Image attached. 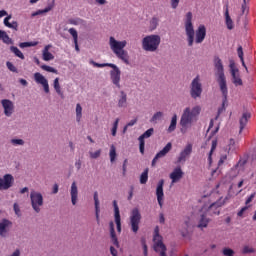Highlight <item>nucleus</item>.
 Listing matches in <instances>:
<instances>
[{
  "label": "nucleus",
  "mask_w": 256,
  "mask_h": 256,
  "mask_svg": "<svg viewBox=\"0 0 256 256\" xmlns=\"http://www.w3.org/2000/svg\"><path fill=\"white\" fill-rule=\"evenodd\" d=\"M109 45L111 51L116 55L120 61H123L125 65H129V52L125 50L127 47V40L118 41L115 37L109 38Z\"/></svg>",
  "instance_id": "obj_1"
},
{
  "label": "nucleus",
  "mask_w": 256,
  "mask_h": 256,
  "mask_svg": "<svg viewBox=\"0 0 256 256\" xmlns=\"http://www.w3.org/2000/svg\"><path fill=\"white\" fill-rule=\"evenodd\" d=\"M214 67L217 71V82L220 87V91L224 97V101H227V95L229 91L227 89V80L225 78V69L223 67V61L221 60V58H219V56L214 57Z\"/></svg>",
  "instance_id": "obj_2"
},
{
  "label": "nucleus",
  "mask_w": 256,
  "mask_h": 256,
  "mask_svg": "<svg viewBox=\"0 0 256 256\" xmlns=\"http://www.w3.org/2000/svg\"><path fill=\"white\" fill-rule=\"evenodd\" d=\"M161 45V36L157 34H151L142 39V48L144 51L155 53Z\"/></svg>",
  "instance_id": "obj_3"
},
{
  "label": "nucleus",
  "mask_w": 256,
  "mask_h": 256,
  "mask_svg": "<svg viewBox=\"0 0 256 256\" xmlns=\"http://www.w3.org/2000/svg\"><path fill=\"white\" fill-rule=\"evenodd\" d=\"M193 13L188 12L185 20V31L188 41V47H193L195 43V29L193 28Z\"/></svg>",
  "instance_id": "obj_4"
},
{
  "label": "nucleus",
  "mask_w": 256,
  "mask_h": 256,
  "mask_svg": "<svg viewBox=\"0 0 256 256\" xmlns=\"http://www.w3.org/2000/svg\"><path fill=\"white\" fill-rule=\"evenodd\" d=\"M154 250L156 253H160V256H167L166 251L167 247L163 244L161 235H159V226H156L154 229Z\"/></svg>",
  "instance_id": "obj_5"
},
{
  "label": "nucleus",
  "mask_w": 256,
  "mask_h": 256,
  "mask_svg": "<svg viewBox=\"0 0 256 256\" xmlns=\"http://www.w3.org/2000/svg\"><path fill=\"white\" fill-rule=\"evenodd\" d=\"M201 93H203V85L201 84L199 76H196L190 85V95L192 99H197L201 97Z\"/></svg>",
  "instance_id": "obj_6"
},
{
  "label": "nucleus",
  "mask_w": 256,
  "mask_h": 256,
  "mask_svg": "<svg viewBox=\"0 0 256 256\" xmlns=\"http://www.w3.org/2000/svg\"><path fill=\"white\" fill-rule=\"evenodd\" d=\"M141 224V212L139 208H134L131 211L130 215V227L133 233H137L139 231V225Z\"/></svg>",
  "instance_id": "obj_7"
},
{
  "label": "nucleus",
  "mask_w": 256,
  "mask_h": 256,
  "mask_svg": "<svg viewBox=\"0 0 256 256\" xmlns=\"http://www.w3.org/2000/svg\"><path fill=\"white\" fill-rule=\"evenodd\" d=\"M30 201L35 213H41V207H43V195L39 192L32 191L30 193Z\"/></svg>",
  "instance_id": "obj_8"
},
{
  "label": "nucleus",
  "mask_w": 256,
  "mask_h": 256,
  "mask_svg": "<svg viewBox=\"0 0 256 256\" xmlns=\"http://www.w3.org/2000/svg\"><path fill=\"white\" fill-rule=\"evenodd\" d=\"M110 68L112 69L110 71V79L113 85H115L117 89H121V70L115 64L110 65Z\"/></svg>",
  "instance_id": "obj_9"
},
{
  "label": "nucleus",
  "mask_w": 256,
  "mask_h": 256,
  "mask_svg": "<svg viewBox=\"0 0 256 256\" xmlns=\"http://www.w3.org/2000/svg\"><path fill=\"white\" fill-rule=\"evenodd\" d=\"M13 183H15V178L13 175L6 174L2 178H0V191H7L13 187Z\"/></svg>",
  "instance_id": "obj_10"
},
{
  "label": "nucleus",
  "mask_w": 256,
  "mask_h": 256,
  "mask_svg": "<svg viewBox=\"0 0 256 256\" xmlns=\"http://www.w3.org/2000/svg\"><path fill=\"white\" fill-rule=\"evenodd\" d=\"M230 71L232 75V82L236 87H239L243 85V80L241 79V76L239 75V69L235 68V63H230Z\"/></svg>",
  "instance_id": "obj_11"
},
{
  "label": "nucleus",
  "mask_w": 256,
  "mask_h": 256,
  "mask_svg": "<svg viewBox=\"0 0 256 256\" xmlns=\"http://www.w3.org/2000/svg\"><path fill=\"white\" fill-rule=\"evenodd\" d=\"M154 131L155 130L153 128H149L141 136H139V138H138V141L140 143L139 149H140V153L142 155H145V139H149V137H151V135H153Z\"/></svg>",
  "instance_id": "obj_12"
},
{
  "label": "nucleus",
  "mask_w": 256,
  "mask_h": 256,
  "mask_svg": "<svg viewBox=\"0 0 256 256\" xmlns=\"http://www.w3.org/2000/svg\"><path fill=\"white\" fill-rule=\"evenodd\" d=\"M223 205H225V200L221 199L212 203L208 208V215H220Z\"/></svg>",
  "instance_id": "obj_13"
},
{
  "label": "nucleus",
  "mask_w": 256,
  "mask_h": 256,
  "mask_svg": "<svg viewBox=\"0 0 256 256\" xmlns=\"http://www.w3.org/2000/svg\"><path fill=\"white\" fill-rule=\"evenodd\" d=\"M163 185H165V180L161 179L158 182L157 188H156L157 201L161 209H163V199L165 197V194L163 192Z\"/></svg>",
  "instance_id": "obj_14"
},
{
  "label": "nucleus",
  "mask_w": 256,
  "mask_h": 256,
  "mask_svg": "<svg viewBox=\"0 0 256 256\" xmlns=\"http://www.w3.org/2000/svg\"><path fill=\"white\" fill-rule=\"evenodd\" d=\"M193 123V117L191 116V109L186 108L181 116L180 125L181 127H185L187 125H191Z\"/></svg>",
  "instance_id": "obj_15"
},
{
  "label": "nucleus",
  "mask_w": 256,
  "mask_h": 256,
  "mask_svg": "<svg viewBox=\"0 0 256 256\" xmlns=\"http://www.w3.org/2000/svg\"><path fill=\"white\" fill-rule=\"evenodd\" d=\"M34 80L39 84L42 85L45 93H49V81L45 76H43L41 73L36 72L34 74Z\"/></svg>",
  "instance_id": "obj_16"
},
{
  "label": "nucleus",
  "mask_w": 256,
  "mask_h": 256,
  "mask_svg": "<svg viewBox=\"0 0 256 256\" xmlns=\"http://www.w3.org/2000/svg\"><path fill=\"white\" fill-rule=\"evenodd\" d=\"M191 153H193V144H187L180 152L177 162L183 163V161H187V157H189Z\"/></svg>",
  "instance_id": "obj_17"
},
{
  "label": "nucleus",
  "mask_w": 256,
  "mask_h": 256,
  "mask_svg": "<svg viewBox=\"0 0 256 256\" xmlns=\"http://www.w3.org/2000/svg\"><path fill=\"white\" fill-rule=\"evenodd\" d=\"M172 147H173V145L171 144V142H168L166 144V146L160 152H158L156 154V156L153 158L152 167H155V164L157 163V160L165 157V155H167V153H169V151H171Z\"/></svg>",
  "instance_id": "obj_18"
},
{
  "label": "nucleus",
  "mask_w": 256,
  "mask_h": 256,
  "mask_svg": "<svg viewBox=\"0 0 256 256\" xmlns=\"http://www.w3.org/2000/svg\"><path fill=\"white\" fill-rule=\"evenodd\" d=\"M205 37H207V28H205V25H200L196 30L195 43H203V41H205Z\"/></svg>",
  "instance_id": "obj_19"
},
{
  "label": "nucleus",
  "mask_w": 256,
  "mask_h": 256,
  "mask_svg": "<svg viewBox=\"0 0 256 256\" xmlns=\"http://www.w3.org/2000/svg\"><path fill=\"white\" fill-rule=\"evenodd\" d=\"M183 170L181 169V166L176 167L170 174V179L172 183H179L181 179H183Z\"/></svg>",
  "instance_id": "obj_20"
},
{
  "label": "nucleus",
  "mask_w": 256,
  "mask_h": 256,
  "mask_svg": "<svg viewBox=\"0 0 256 256\" xmlns=\"http://www.w3.org/2000/svg\"><path fill=\"white\" fill-rule=\"evenodd\" d=\"M114 207V219L117 227L118 233H121V214L119 212V206L117 205V200L113 201Z\"/></svg>",
  "instance_id": "obj_21"
},
{
  "label": "nucleus",
  "mask_w": 256,
  "mask_h": 256,
  "mask_svg": "<svg viewBox=\"0 0 256 256\" xmlns=\"http://www.w3.org/2000/svg\"><path fill=\"white\" fill-rule=\"evenodd\" d=\"M13 225V222L7 219H2L0 222V237H7V233H9V227Z\"/></svg>",
  "instance_id": "obj_22"
},
{
  "label": "nucleus",
  "mask_w": 256,
  "mask_h": 256,
  "mask_svg": "<svg viewBox=\"0 0 256 256\" xmlns=\"http://www.w3.org/2000/svg\"><path fill=\"white\" fill-rule=\"evenodd\" d=\"M2 106L4 108V115L11 117L13 115V102L11 100H2Z\"/></svg>",
  "instance_id": "obj_23"
},
{
  "label": "nucleus",
  "mask_w": 256,
  "mask_h": 256,
  "mask_svg": "<svg viewBox=\"0 0 256 256\" xmlns=\"http://www.w3.org/2000/svg\"><path fill=\"white\" fill-rule=\"evenodd\" d=\"M72 205H77V199L79 197V189L77 188V182H73L70 189Z\"/></svg>",
  "instance_id": "obj_24"
},
{
  "label": "nucleus",
  "mask_w": 256,
  "mask_h": 256,
  "mask_svg": "<svg viewBox=\"0 0 256 256\" xmlns=\"http://www.w3.org/2000/svg\"><path fill=\"white\" fill-rule=\"evenodd\" d=\"M249 119H251V113H243L242 117L240 118V133L243 132V129H245L247 123H249Z\"/></svg>",
  "instance_id": "obj_25"
},
{
  "label": "nucleus",
  "mask_w": 256,
  "mask_h": 256,
  "mask_svg": "<svg viewBox=\"0 0 256 256\" xmlns=\"http://www.w3.org/2000/svg\"><path fill=\"white\" fill-rule=\"evenodd\" d=\"M109 227H110V237L112 239V243L113 245H115V247H119V240L117 239V235L115 234V224L113 223V221L109 223Z\"/></svg>",
  "instance_id": "obj_26"
},
{
  "label": "nucleus",
  "mask_w": 256,
  "mask_h": 256,
  "mask_svg": "<svg viewBox=\"0 0 256 256\" xmlns=\"http://www.w3.org/2000/svg\"><path fill=\"white\" fill-rule=\"evenodd\" d=\"M225 21H226L227 29L231 31V29H233V20L229 15V4L225 5Z\"/></svg>",
  "instance_id": "obj_27"
},
{
  "label": "nucleus",
  "mask_w": 256,
  "mask_h": 256,
  "mask_svg": "<svg viewBox=\"0 0 256 256\" xmlns=\"http://www.w3.org/2000/svg\"><path fill=\"white\" fill-rule=\"evenodd\" d=\"M49 49H51V45H47L43 49L42 57L44 61H53V59H55V56H53L51 52H49Z\"/></svg>",
  "instance_id": "obj_28"
},
{
  "label": "nucleus",
  "mask_w": 256,
  "mask_h": 256,
  "mask_svg": "<svg viewBox=\"0 0 256 256\" xmlns=\"http://www.w3.org/2000/svg\"><path fill=\"white\" fill-rule=\"evenodd\" d=\"M118 107H127V93H125V91H120Z\"/></svg>",
  "instance_id": "obj_29"
},
{
  "label": "nucleus",
  "mask_w": 256,
  "mask_h": 256,
  "mask_svg": "<svg viewBox=\"0 0 256 256\" xmlns=\"http://www.w3.org/2000/svg\"><path fill=\"white\" fill-rule=\"evenodd\" d=\"M176 129H177V114H174L171 119L170 125L167 129V132L173 133V131H175Z\"/></svg>",
  "instance_id": "obj_30"
},
{
  "label": "nucleus",
  "mask_w": 256,
  "mask_h": 256,
  "mask_svg": "<svg viewBox=\"0 0 256 256\" xmlns=\"http://www.w3.org/2000/svg\"><path fill=\"white\" fill-rule=\"evenodd\" d=\"M68 31L74 39V44H75L76 51H79V44H78L79 35L77 34V30H75V28H70Z\"/></svg>",
  "instance_id": "obj_31"
},
{
  "label": "nucleus",
  "mask_w": 256,
  "mask_h": 256,
  "mask_svg": "<svg viewBox=\"0 0 256 256\" xmlns=\"http://www.w3.org/2000/svg\"><path fill=\"white\" fill-rule=\"evenodd\" d=\"M149 181V168H146L140 175L141 185H145Z\"/></svg>",
  "instance_id": "obj_32"
},
{
  "label": "nucleus",
  "mask_w": 256,
  "mask_h": 256,
  "mask_svg": "<svg viewBox=\"0 0 256 256\" xmlns=\"http://www.w3.org/2000/svg\"><path fill=\"white\" fill-rule=\"evenodd\" d=\"M208 225H209V219L207 218V216H205V214H202L198 224L199 229H203Z\"/></svg>",
  "instance_id": "obj_33"
},
{
  "label": "nucleus",
  "mask_w": 256,
  "mask_h": 256,
  "mask_svg": "<svg viewBox=\"0 0 256 256\" xmlns=\"http://www.w3.org/2000/svg\"><path fill=\"white\" fill-rule=\"evenodd\" d=\"M10 51L14 53L15 57H18L19 59H25V55H23V52L17 48V46H11Z\"/></svg>",
  "instance_id": "obj_34"
},
{
  "label": "nucleus",
  "mask_w": 256,
  "mask_h": 256,
  "mask_svg": "<svg viewBox=\"0 0 256 256\" xmlns=\"http://www.w3.org/2000/svg\"><path fill=\"white\" fill-rule=\"evenodd\" d=\"M54 89L57 95H59L63 99L64 95L63 91L61 90V84H59V78L54 79Z\"/></svg>",
  "instance_id": "obj_35"
},
{
  "label": "nucleus",
  "mask_w": 256,
  "mask_h": 256,
  "mask_svg": "<svg viewBox=\"0 0 256 256\" xmlns=\"http://www.w3.org/2000/svg\"><path fill=\"white\" fill-rule=\"evenodd\" d=\"M109 157L111 163H115V159H117V148H115V145L110 146Z\"/></svg>",
  "instance_id": "obj_36"
},
{
  "label": "nucleus",
  "mask_w": 256,
  "mask_h": 256,
  "mask_svg": "<svg viewBox=\"0 0 256 256\" xmlns=\"http://www.w3.org/2000/svg\"><path fill=\"white\" fill-rule=\"evenodd\" d=\"M215 149H217V140H212L211 150H210V152L208 154V162L210 164L213 163L212 156H213V153H214Z\"/></svg>",
  "instance_id": "obj_37"
},
{
  "label": "nucleus",
  "mask_w": 256,
  "mask_h": 256,
  "mask_svg": "<svg viewBox=\"0 0 256 256\" xmlns=\"http://www.w3.org/2000/svg\"><path fill=\"white\" fill-rule=\"evenodd\" d=\"M51 9H53V6H48V7H46V8L43 9V10H38V11H36V12H33V13L31 14V17H37V15H43V14H45V13H49V11H51Z\"/></svg>",
  "instance_id": "obj_38"
},
{
  "label": "nucleus",
  "mask_w": 256,
  "mask_h": 256,
  "mask_svg": "<svg viewBox=\"0 0 256 256\" xmlns=\"http://www.w3.org/2000/svg\"><path fill=\"white\" fill-rule=\"evenodd\" d=\"M83 116V108L81 104L76 105V121H81V117Z\"/></svg>",
  "instance_id": "obj_39"
},
{
  "label": "nucleus",
  "mask_w": 256,
  "mask_h": 256,
  "mask_svg": "<svg viewBox=\"0 0 256 256\" xmlns=\"http://www.w3.org/2000/svg\"><path fill=\"white\" fill-rule=\"evenodd\" d=\"M163 119V112H156L152 118H151V123H157L158 121H161Z\"/></svg>",
  "instance_id": "obj_40"
},
{
  "label": "nucleus",
  "mask_w": 256,
  "mask_h": 256,
  "mask_svg": "<svg viewBox=\"0 0 256 256\" xmlns=\"http://www.w3.org/2000/svg\"><path fill=\"white\" fill-rule=\"evenodd\" d=\"M250 253H255V248H253L249 245H245L242 248V255H249Z\"/></svg>",
  "instance_id": "obj_41"
},
{
  "label": "nucleus",
  "mask_w": 256,
  "mask_h": 256,
  "mask_svg": "<svg viewBox=\"0 0 256 256\" xmlns=\"http://www.w3.org/2000/svg\"><path fill=\"white\" fill-rule=\"evenodd\" d=\"M38 44L39 42H21L19 47L25 49V47H37Z\"/></svg>",
  "instance_id": "obj_42"
},
{
  "label": "nucleus",
  "mask_w": 256,
  "mask_h": 256,
  "mask_svg": "<svg viewBox=\"0 0 256 256\" xmlns=\"http://www.w3.org/2000/svg\"><path fill=\"white\" fill-rule=\"evenodd\" d=\"M90 64L93 65V67L103 68V67H111L113 63H97L93 60L90 61Z\"/></svg>",
  "instance_id": "obj_43"
},
{
  "label": "nucleus",
  "mask_w": 256,
  "mask_h": 256,
  "mask_svg": "<svg viewBox=\"0 0 256 256\" xmlns=\"http://www.w3.org/2000/svg\"><path fill=\"white\" fill-rule=\"evenodd\" d=\"M118 128H119V118H117V119L114 121L112 130H111L112 137H116V135H117V129H118Z\"/></svg>",
  "instance_id": "obj_44"
},
{
  "label": "nucleus",
  "mask_w": 256,
  "mask_h": 256,
  "mask_svg": "<svg viewBox=\"0 0 256 256\" xmlns=\"http://www.w3.org/2000/svg\"><path fill=\"white\" fill-rule=\"evenodd\" d=\"M237 149V143L235 139L231 138L228 142V151H235Z\"/></svg>",
  "instance_id": "obj_45"
},
{
  "label": "nucleus",
  "mask_w": 256,
  "mask_h": 256,
  "mask_svg": "<svg viewBox=\"0 0 256 256\" xmlns=\"http://www.w3.org/2000/svg\"><path fill=\"white\" fill-rule=\"evenodd\" d=\"M41 69H43V71H47L48 73H56V75L58 73V71L55 68L48 65H42Z\"/></svg>",
  "instance_id": "obj_46"
},
{
  "label": "nucleus",
  "mask_w": 256,
  "mask_h": 256,
  "mask_svg": "<svg viewBox=\"0 0 256 256\" xmlns=\"http://www.w3.org/2000/svg\"><path fill=\"white\" fill-rule=\"evenodd\" d=\"M222 253L224 256H235V251L231 248H224Z\"/></svg>",
  "instance_id": "obj_47"
},
{
  "label": "nucleus",
  "mask_w": 256,
  "mask_h": 256,
  "mask_svg": "<svg viewBox=\"0 0 256 256\" xmlns=\"http://www.w3.org/2000/svg\"><path fill=\"white\" fill-rule=\"evenodd\" d=\"M199 113H201V107L196 106L192 109V111H190V115L192 117H197V115H199Z\"/></svg>",
  "instance_id": "obj_48"
},
{
  "label": "nucleus",
  "mask_w": 256,
  "mask_h": 256,
  "mask_svg": "<svg viewBox=\"0 0 256 256\" xmlns=\"http://www.w3.org/2000/svg\"><path fill=\"white\" fill-rule=\"evenodd\" d=\"M157 25H159V18L153 17L150 21V27H152V29H157Z\"/></svg>",
  "instance_id": "obj_49"
},
{
  "label": "nucleus",
  "mask_w": 256,
  "mask_h": 256,
  "mask_svg": "<svg viewBox=\"0 0 256 256\" xmlns=\"http://www.w3.org/2000/svg\"><path fill=\"white\" fill-rule=\"evenodd\" d=\"M14 213L17 217H21V208L19 207L18 203H14L13 205Z\"/></svg>",
  "instance_id": "obj_50"
},
{
  "label": "nucleus",
  "mask_w": 256,
  "mask_h": 256,
  "mask_svg": "<svg viewBox=\"0 0 256 256\" xmlns=\"http://www.w3.org/2000/svg\"><path fill=\"white\" fill-rule=\"evenodd\" d=\"M3 43H5L6 45H13V39H11V37H9L8 34H6L4 36V39H2Z\"/></svg>",
  "instance_id": "obj_51"
},
{
  "label": "nucleus",
  "mask_w": 256,
  "mask_h": 256,
  "mask_svg": "<svg viewBox=\"0 0 256 256\" xmlns=\"http://www.w3.org/2000/svg\"><path fill=\"white\" fill-rule=\"evenodd\" d=\"M90 157L91 159H99V157H101V150L90 152Z\"/></svg>",
  "instance_id": "obj_52"
},
{
  "label": "nucleus",
  "mask_w": 256,
  "mask_h": 256,
  "mask_svg": "<svg viewBox=\"0 0 256 256\" xmlns=\"http://www.w3.org/2000/svg\"><path fill=\"white\" fill-rule=\"evenodd\" d=\"M6 67L9 69V71H12V73H17V68L15 65H13V63L7 62Z\"/></svg>",
  "instance_id": "obj_53"
},
{
  "label": "nucleus",
  "mask_w": 256,
  "mask_h": 256,
  "mask_svg": "<svg viewBox=\"0 0 256 256\" xmlns=\"http://www.w3.org/2000/svg\"><path fill=\"white\" fill-rule=\"evenodd\" d=\"M8 29H14V31H19V23H17V21H13L8 26Z\"/></svg>",
  "instance_id": "obj_54"
},
{
  "label": "nucleus",
  "mask_w": 256,
  "mask_h": 256,
  "mask_svg": "<svg viewBox=\"0 0 256 256\" xmlns=\"http://www.w3.org/2000/svg\"><path fill=\"white\" fill-rule=\"evenodd\" d=\"M11 143L12 145H25V141H23V139H12Z\"/></svg>",
  "instance_id": "obj_55"
},
{
  "label": "nucleus",
  "mask_w": 256,
  "mask_h": 256,
  "mask_svg": "<svg viewBox=\"0 0 256 256\" xmlns=\"http://www.w3.org/2000/svg\"><path fill=\"white\" fill-rule=\"evenodd\" d=\"M94 205L95 209L99 208V193L94 192Z\"/></svg>",
  "instance_id": "obj_56"
},
{
  "label": "nucleus",
  "mask_w": 256,
  "mask_h": 256,
  "mask_svg": "<svg viewBox=\"0 0 256 256\" xmlns=\"http://www.w3.org/2000/svg\"><path fill=\"white\" fill-rule=\"evenodd\" d=\"M180 2H181V0H170L171 7L173 9H177L179 7Z\"/></svg>",
  "instance_id": "obj_57"
},
{
  "label": "nucleus",
  "mask_w": 256,
  "mask_h": 256,
  "mask_svg": "<svg viewBox=\"0 0 256 256\" xmlns=\"http://www.w3.org/2000/svg\"><path fill=\"white\" fill-rule=\"evenodd\" d=\"M100 212H101L100 208H95V215H96L97 225H101V219L99 218V213Z\"/></svg>",
  "instance_id": "obj_58"
},
{
  "label": "nucleus",
  "mask_w": 256,
  "mask_h": 256,
  "mask_svg": "<svg viewBox=\"0 0 256 256\" xmlns=\"http://www.w3.org/2000/svg\"><path fill=\"white\" fill-rule=\"evenodd\" d=\"M237 53H238V57H239L240 61H243V47L242 46L238 47Z\"/></svg>",
  "instance_id": "obj_59"
},
{
  "label": "nucleus",
  "mask_w": 256,
  "mask_h": 256,
  "mask_svg": "<svg viewBox=\"0 0 256 256\" xmlns=\"http://www.w3.org/2000/svg\"><path fill=\"white\" fill-rule=\"evenodd\" d=\"M11 17H12L11 15H8L6 18H4V25H5V27H9V25L11 24V22H9Z\"/></svg>",
  "instance_id": "obj_60"
},
{
  "label": "nucleus",
  "mask_w": 256,
  "mask_h": 256,
  "mask_svg": "<svg viewBox=\"0 0 256 256\" xmlns=\"http://www.w3.org/2000/svg\"><path fill=\"white\" fill-rule=\"evenodd\" d=\"M253 199H255V192L252 193V194L246 199V205H249V203H251V201H253Z\"/></svg>",
  "instance_id": "obj_61"
},
{
  "label": "nucleus",
  "mask_w": 256,
  "mask_h": 256,
  "mask_svg": "<svg viewBox=\"0 0 256 256\" xmlns=\"http://www.w3.org/2000/svg\"><path fill=\"white\" fill-rule=\"evenodd\" d=\"M159 223L162 225L165 223V215L163 213L159 214Z\"/></svg>",
  "instance_id": "obj_62"
},
{
  "label": "nucleus",
  "mask_w": 256,
  "mask_h": 256,
  "mask_svg": "<svg viewBox=\"0 0 256 256\" xmlns=\"http://www.w3.org/2000/svg\"><path fill=\"white\" fill-rule=\"evenodd\" d=\"M188 129H189V125L181 126L180 131H181V133H182L183 135H185V133H187V130H188Z\"/></svg>",
  "instance_id": "obj_63"
},
{
  "label": "nucleus",
  "mask_w": 256,
  "mask_h": 256,
  "mask_svg": "<svg viewBox=\"0 0 256 256\" xmlns=\"http://www.w3.org/2000/svg\"><path fill=\"white\" fill-rule=\"evenodd\" d=\"M110 253L112 256H117V249L115 247L111 246L110 247Z\"/></svg>",
  "instance_id": "obj_64"
}]
</instances>
